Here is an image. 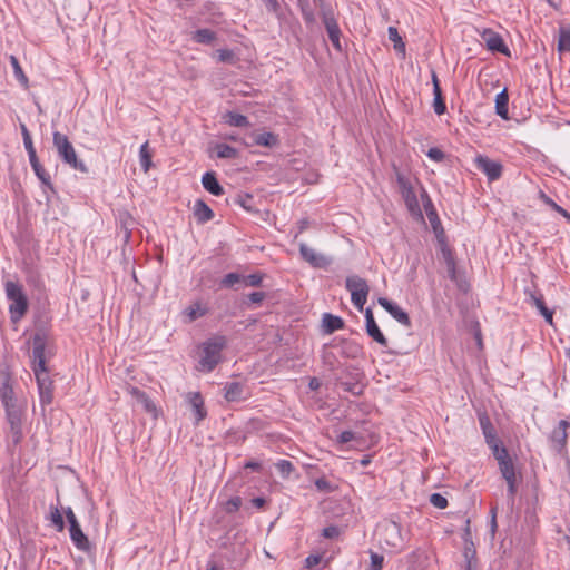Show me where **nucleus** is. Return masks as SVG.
Instances as JSON below:
<instances>
[{
	"label": "nucleus",
	"instance_id": "3",
	"mask_svg": "<svg viewBox=\"0 0 570 570\" xmlns=\"http://www.w3.org/2000/svg\"><path fill=\"white\" fill-rule=\"evenodd\" d=\"M226 346L225 336H215L203 344L199 370L212 372L222 361V351Z\"/></svg>",
	"mask_w": 570,
	"mask_h": 570
},
{
	"label": "nucleus",
	"instance_id": "52",
	"mask_svg": "<svg viewBox=\"0 0 570 570\" xmlns=\"http://www.w3.org/2000/svg\"><path fill=\"white\" fill-rule=\"evenodd\" d=\"M490 449L492 450L493 456L498 462L509 456L508 450L502 445V443Z\"/></svg>",
	"mask_w": 570,
	"mask_h": 570
},
{
	"label": "nucleus",
	"instance_id": "51",
	"mask_svg": "<svg viewBox=\"0 0 570 570\" xmlns=\"http://www.w3.org/2000/svg\"><path fill=\"white\" fill-rule=\"evenodd\" d=\"M383 561V556L371 552V570H382Z\"/></svg>",
	"mask_w": 570,
	"mask_h": 570
},
{
	"label": "nucleus",
	"instance_id": "56",
	"mask_svg": "<svg viewBox=\"0 0 570 570\" xmlns=\"http://www.w3.org/2000/svg\"><path fill=\"white\" fill-rule=\"evenodd\" d=\"M453 282L456 284L458 288L463 293H466L470 288V285L463 273L460 274Z\"/></svg>",
	"mask_w": 570,
	"mask_h": 570
},
{
	"label": "nucleus",
	"instance_id": "22",
	"mask_svg": "<svg viewBox=\"0 0 570 570\" xmlns=\"http://www.w3.org/2000/svg\"><path fill=\"white\" fill-rule=\"evenodd\" d=\"M322 327L325 334H332L344 327V321L340 316L325 313L322 318Z\"/></svg>",
	"mask_w": 570,
	"mask_h": 570
},
{
	"label": "nucleus",
	"instance_id": "10",
	"mask_svg": "<svg viewBox=\"0 0 570 570\" xmlns=\"http://www.w3.org/2000/svg\"><path fill=\"white\" fill-rule=\"evenodd\" d=\"M322 21L325 26L327 36H328L332 45L334 46V48L336 50L341 51L342 50L341 41H340L341 30H340V27L337 24L335 17H334V13L332 12L331 9L322 10Z\"/></svg>",
	"mask_w": 570,
	"mask_h": 570
},
{
	"label": "nucleus",
	"instance_id": "53",
	"mask_svg": "<svg viewBox=\"0 0 570 570\" xmlns=\"http://www.w3.org/2000/svg\"><path fill=\"white\" fill-rule=\"evenodd\" d=\"M433 108H434V112L439 116H441L445 112L446 106H445V102H444L442 96L434 97Z\"/></svg>",
	"mask_w": 570,
	"mask_h": 570
},
{
	"label": "nucleus",
	"instance_id": "42",
	"mask_svg": "<svg viewBox=\"0 0 570 570\" xmlns=\"http://www.w3.org/2000/svg\"><path fill=\"white\" fill-rule=\"evenodd\" d=\"M315 487L318 491L331 493L333 492L336 487L333 485L330 481H327L325 478H318L315 480Z\"/></svg>",
	"mask_w": 570,
	"mask_h": 570
},
{
	"label": "nucleus",
	"instance_id": "30",
	"mask_svg": "<svg viewBox=\"0 0 570 570\" xmlns=\"http://www.w3.org/2000/svg\"><path fill=\"white\" fill-rule=\"evenodd\" d=\"M226 122L234 127H247L249 126L248 118L242 114L228 111L224 116Z\"/></svg>",
	"mask_w": 570,
	"mask_h": 570
},
{
	"label": "nucleus",
	"instance_id": "11",
	"mask_svg": "<svg viewBox=\"0 0 570 570\" xmlns=\"http://www.w3.org/2000/svg\"><path fill=\"white\" fill-rule=\"evenodd\" d=\"M8 423L10 424V434L12 442L18 444L22 439L21 410L17 405L6 407Z\"/></svg>",
	"mask_w": 570,
	"mask_h": 570
},
{
	"label": "nucleus",
	"instance_id": "27",
	"mask_svg": "<svg viewBox=\"0 0 570 570\" xmlns=\"http://www.w3.org/2000/svg\"><path fill=\"white\" fill-rule=\"evenodd\" d=\"M508 104H509V96H508L507 89H503L495 97V111L503 119H509Z\"/></svg>",
	"mask_w": 570,
	"mask_h": 570
},
{
	"label": "nucleus",
	"instance_id": "38",
	"mask_svg": "<svg viewBox=\"0 0 570 570\" xmlns=\"http://www.w3.org/2000/svg\"><path fill=\"white\" fill-rule=\"evenodd\" d=\"M36 176L38 177V179L48 188H50L51 190H53V186H52V183H51V177L50 175L47 173V170L43 168L42 165H39V167H33L32 168Z\"/></svg>",
	"mask_w": 570,
	"mask_h": 570
},
{
	"label": "nucleus",
	"instance_id": "28",
	"mask_svg": "<svg viewBox=\"0 0 570 570\" xmlns=\"http://www.w3.org/2000/svg\"><path fill=\"white\" fill-rule=\"evenodd\" d=\"M140 166L144 173H148L153 166V153L149 150V142L146 141L140 146L139 150Z\"/></svg>",
	"mask_w": 570,
	"mask_h": 570
},
{
	"label": "nucleus",
	"instance_id": "33",
	"mask_svg": "<svg viewBox=\"0 0 570 570\" xmlns=\"http://www.w3.org/2000/svg\"><path fill=\"white\" fill-rule=\"evenodd\" d=\"M193 39L198 43L210 45L216 39V35L210 29H198Z\"/></svg>",
	"mask_w": 570,
	"mask_h": 570
},
{
	"label": "nucleus",
	"instance_id": "16",
	"mask_svg": "<svg viewBox=\"0 0 570 570\" xmlns=\"http://www.w3.org/2000/svg\"><path fill=\"white\" fill-rule=\"evenodd\" d=\"M482 38L484 39L489 50L510 56V50L499 33L492 30H485Z\"/></svg>",
	"mask_w": 570,
	"mask_h": 570
},
{
	"label": "nucleus",
	"instance_id": "17",
	"mask_svg": "<svg viewBox=\"0 0 570 570\" xmlns=\"http://www.w3.org/2000/svg\"><path fill=\"white\" fill-rule=\"evenodd\" d=\"M1 377V386H0V399L2 404L6 407L16 405L14 403V393L11 385V376L8 372H0Z\"/></svg>",
	"mask_w": 570,
	"mask_h": 570
},
{
	"label": "nucleus",
	"instance_id": "54",
	"mask_svg": "<svg viewBox=\"0 0 570 570\" xmlns=\"http://www.w3.org/2000/svg\"><path fill=\"white\" fill-rule=\"evenodd\" d=\"M341 531L336 525H328L323 529V537L326 539H335L340 535Z\"/></svg>",
	"mask_w": 570,
	"mask_h": 570
},
{
	"label": "nucleus",
	"instance_id": "50",
	"mask_svg": "<svg viewBox=\"0 0 570 570\" xmlns=\"http://www.w3.org/2000/svg\"><path fill=\"white\" fill-rule=\"evenodd\" d=\"M463 554H464L465 560L476 558V550L474 548V543L472 542V540H468V538H465V547H464Z\"/></svg>",
	"mask_w": 570,
	"mask_h": 570
},
{
	"label": "nucleus",
	"instance_id": "12",
	"mask_svg": "<svg viewBox=\"0 0 570 570\" xmlns=\"http://www.w3.org/2000/svg\"><path fill=\"white\" fill-rule=\"evenodd\" d=\"M474 161L476 168L484 173L490 181L498 180L501 177L502 165L499 161H494L483 155H478Z\"/></svg>",
	"mask_w": 570,
	"mask_h": 570
},
{
	"label": "nucleus",
	"instance_id": "1",
	"mask_svg": "<svg viewBox=\"0 0 570 570\" xmlns=\"http://www.w3.org/2000/svg\"><path fill=\"white\" fill-rule=\"evenodd\" d=\"M381 547L390 552H401L406 547V537L402 533L400 523L394 520H384L379 532Z\"/></svg>",
	"mask_w": 570,
	"mask_h": 570
},
{
	"label": "nucleus",
	"instance_id": "57",
	"mask_svg": "<svg viewBox=\"0 0 570 570\" xmlns=\"http://www.w3.org/2000/svg\"><path fill=\"white\" fill-rule=\"evenodd\" d=\"M428 157L434 161H442L444 159V153L439 148H430Z\"/></svg>",
	"mask_w": 570,
	"mask_h": 570
},
{
	"label": "nucleus",
	"instance_id": "29",
	"mask_svg": "<svg viewBox=\"0 0 570 570\" xmlns=\"http://www.w3.org/2000/svg\"><path fill=\"white\" fill-rule=\"evenodd\" d=\"M558 50L560 52L570 51V26L559 28Z\"/></svg>",
	"mask_w": 570,
	"mask_h": 570
},
{
	"label": "nucleus",
	"instance_id": "20",
	"mask_svg": "<svg viewBox=\"0 0 570 570\" xmlns=\"http://www.w3.org/2000/svg\"><path fill=\"white\" fill-rule=\"evenodd\" d=\"M253 144L267 148H274L279 145V138L274 132H254L252 135Z\"/></svg>",
	"mask_w": 570,
	"mask_h": 570
},
{
	"label": "nucleus",
	"instance_id": "32",
	"mask_svg": "<svg viewBox=\"0 0 570 570\" xmlns=\"http://www.w3.org/2000/svg\"><path fill=\"white\" fill-rule=\"evenodd\" d=\"M9 59H10V63L13 68L16 78L27 89L29 87V80H28V77L24 75L17 57L11 55Z\"/></svg>",
	"mask_w": 570,
	"mask_h": 570
},
{
	"label": "nucleus",
	"instance_id": "25",
	"mask_svg": "<svg viewBox=\"0 0 570 570\" xmlns=\"http://www.w3.org/2000/svg\"><path fill=\"white\" fill-rule=\"evenodd\" d=\"M224 397L227 402H237L243 397L244 386L239 382L227 383L224 387Z\"/></svg>",
	"mask_w": 570,
	"mask_h": 570
},
{
	"label": "nucleus",
	"instance_id": "36",
	"mask_svg": "<svg viewBox=\"0 0 570 570\" xmlns=\"http://www.w3.org/2000/svg\"><path fill=\"white\" fill-rule=\"evenodd\" d=\"M535 306L538 307V309L540 311V313L542 314V316L546 318V321L549 323V324H552V320H553V313L552 311H550L546 304H544V301L542 298V296L540 297H537V296H531Z\"/></svg>",
	"mask_w": 570,
	"mask_h": 570
},
{
	"label": "nucleus",
	"instance_id": "64",
	"mask_svg": "<svg viewBox=\"0 0 570 570\" xmlns=\"http://www.w3.org/2000/svg\"><path fill=\"white\" fill-rule=\"evenodd\" d=\"M432 82H433V95H434V97L442 96V90H441V87H440V82H439L438 76H436V73L434 71H432Z\"/></svg>",
	"mask_w": 570,
	"mask_h": 570
},
{
	"label": "nucleus",
	"instance_id": "60",
	"mask_svg": "<svg viewBox=\"0 0 570 570\" xmlns=\"http://www.w3.org/2000/svg\"><path fill=\"white\" fill-rule=\"evenodd\" d=\"M322 560V556L320 554H312L308 556L305 560V566L307 569H313L315 566H317Z\"/></svg>",
	"mask_w": 570,
	"mask_h": 570
},
{
	"label": "nucleus",
	"instance_id": "63",
	"mask_svg": "<svg viewBox=\"0 0 570 570\" xmlns=\"http://www.w3.org/2000/svg\"><path fill=\"white\" fill-rule=\"evenodd\" d=\"M27 153H28V156H29V161H30L31 167L32 168L33 167H39V165H41V164H40L39 158L37 156L36 149L35 148L29 149V150H27Z\"/></svg>",
	"mask_w": 570,
	"mask_h": 570
},
{
	"label": "nucleus",
	"instance_id": "13",
	"mask_svg": "<svg viewBox=\"0 0 570 570\" xmlns=\"http://www.w3.org/2000/svg\"><path fill=\"white\" fill-rule=\"evenodd\" d=\"M299 254L302 258L315 268H325L331 264V259L326 256L316 253L313 248L308 247L305 243L299 244Z\"/></svg>",
	"mask_w": 570,
	"mask_h": 570
},
{
	"label": "nucleus",
	"instance_id": "26",
	"mask_svg": "<svg viewBox=\"0 0 570 570\" xmlns=\"http://www.w3.org/2000/svg\"><path fill=\"white\" fill-rule=\"evenodd\" d=\"M189 402L194 409L195 416H196V424H198L200 421H203L207 412L204 407V400L200 395V393H190L189 394Z\"/></svg>",
	"mask_w": 570,
	"mask_h": 570
},
{
	"label": "nucleus",
	"instance_id": "8",
	"mask_svg": "<svg viewBox=\"0 0 570 570\" xmlns=\"http://www.w3.org/2000/svg\"><path fill=\"white\" fill-rule=\"evenodd\" d=\"M47 344L46 333L37 332L32 337V370H48L46 366L45 350Z\"/></svg>",
	"mask_w": 570,
	"mask_h": 570
},
{
	"label": "nucleus",
	"instance_id": "49",
	"mask_svg": "<svg viewBox=\"0 0 570 570\" xmlns=\"http://www.w3.org/2000/svg\"><path fill=\"white\" fill-rule=\"evenodd\" d=\"M20 129H21V134H22V138H23V144H24L26 150L35 148L32 139H31V135H30L27 126L24 124H20Z\"/></svg>",
	"mask_w": 570,
	"mask_h": 570
},
{
	"label": "nucleus",
	"instance_id": "45",
	"mask_svg": "<svg viewBox=\"0 0 570 570\" xmlns=\"http://www.w3.org/2000/svg\"><path fill=\"white\" fill-rule=\"evenodd\" d=\"M253 200L254 197L249 194L239 195L237 198V203L246 210L252 212L253 210Z\"/></svg>",
	"mask_w": 570,
	"mask_h": 570
},
{
	"label": "nucleus",
	"instance_id": "43",
	"mask_svg": "<svg viewBox=\"0 0 570 570\" xmlns=\"http://www.w3.org/2000/svg\"><path fill=\"white\" fill-rule=\"evenodd\" d=\"M242 278H243V275H239L237 273H228L222 279V285L225 287H232L235 284L242 282Z\"/></svg>",
	"mask_w": 570,
	"mask_h": 570
},
{
	"label": "nucleus",
	"instance_id": "5",
	"mask_svg": "<svg viewBox=\"0 0 570 570\" xmlns=\"http://www.w3.org/2000/svg\"><path fill=\"white\" fill-rule=\"evenodd\" d=\"M63 513L69 523L70 539L75 547L82 552H91L92 544L90 543L88 537L83 533L73 510L68 507L63 510Z\"/></svg>",
	"mask_w": 570,
	"mask_h": 570
},
{
	"label": "nucleus",
	"instance_id": "24",
	"mask_svg": "<svg viewBox=\"0 0 570 570\" xmlns=\"http://www.w3.org/2000/svg\"><path fill=\"white\" fill-rule=\"evenodd\" d=\"M570 423L566 420L559 422V426L553 430L551 440L558 446L559 451L562 450L567 443V429Z\"/></svg>",
	"mask_w": 570,
	"mask_h": 570
},
{
	"label": "nucleus",
	"instance_id": "23",
	"mask_svg": "<svg viewBox=\"0 0 570 570\" xmlns=\"http://www.w3.org/2000/svg\"><path fill=\"white\" fill-rule=\"evenodd\" d=\"M194 216L199 224H204L214 217V212L204 200L198 199L194 205Z\"/></svg>",
	"mask_w": 570,
	"mask_h": 570
},
{
	"label": "nucleus",
	"instance_id": "19",
	"mask_svg": "<svg viewBox=\"0 0 570 570\" xmlns=\"http://www.w3.org/2000/svg\"><path fill=\"white\" fill-rule=\"evenodd\" d=\"M129 394L135 397L142 406L144 410L151 414L155 419L157 417V407L154 402L149 399V396L138 387L131 386L129 387Z\"/></svg>",
	"mask_w": 570,
	"mask_h": 570
},
{
	"label": "nucleus",
	"instance_id": "34",
	"mask_svg": "<svg viewBox=\"0 0 570 570\" xmlns=\"http://www.w3.org/2000/svg\"><path fill=\"white\" fill-rule=\"evenodd\" d=\"M217 157L222 159H233L237 157V150L227 145V144H218L216 146Z\"/></svg>",
	"mask_w": 570,
	"mask_h": 570
},
{
	"label": "nucleus",
	"instance_id": "9",
	"mask_svg": "<svg viewBox=\"0 0 570 570\" xmlns=\"http://www.w3.org/2000/svg\"><path fill=\"white\" fill-rule=\"evenodd\" d=\"M498 464L500 472L508 484V495L513 501L518 489L514 464L510 455L499 461Z\"/></svg>",
	"mask_w": 570,
	"mask_h": 570
},
{
	"label": "nucleus",
	"instance_id": "14",
	"mask_svg": "<svg viewBox=\"0 0 570 570\" xmlns=\"http://www.w3.org/2000/svg\"><path fill=\"white\" fill-rule=\"evenodd\" d=\"M377 302L399 323L406 327L411 326V320L409 314L405 311H403L399 305H396L395 303L391 302L385 297H380Z\"/></svg>",
	"mask_w": 570,
	"mask_h": 570
},
{
	"label": "nucleus",
	"instance_id": "41",
	"mask_svg": "<svg viewBox=\"0 0 570 570\" xmlns=\"http://www.w3.org/2000/svg\"><path fill=\"white\" fill-rule=\"evenodd\" d=\"M263 281V274L262 273H254L247 276H243L242 282L245 286H259Z\"/></svg>",
	"mask_w": 570,
	"mask_h": 570
},
{
	"label": "nucleus",
	"instance_id": "21",
	"mask_svg": "<svg viewBox=\"0 0 570 570\" xmlns=\"http://www.w3.org/2000/svg\"><path fill=\"white\" fill-rule=\"evenodd\" d=\"M204 188L214 196H220L224 194V188L218 183L214 171H207L202 178Z\"/></svg>",
	"mask_w": 570,
	"mask_h": 570
},
{
	"label": "nucleus",
	"instance_id": "35",
	"mask_svg": "<svg viewBox=\"0 0 570 570\" xmlns=\"http://www.w3.org/2000/svg\"><path fill=\"white\" fill-rule=\"evenodd\" d=\"M49 519L58 532L63 531L65 521H63L62 514H61L60 510L58 509V507H50Z\"/></svg>",
	"mask_w": 570,
	"mask_h": 570
},
{
	"label": "nucleus",
	"instance_id": "4",
	"mask_svg": "<svg viewBox=\"0 0 570 570\" xmlns=\"http://www.w3.org/2000/svg\"><path fill=\"white\" fill-rule=\"evenodd\" d=\"M7 297L12 302L9 306L12 322H18L28 311V299L22 287L12 281L6 283Z\"/></svg>",
	"mask_w": 570,
	"mask_h": 570
},
{
	"label": "nucleus",
	"instance_id": "39",
	"mask_svg": "<svg viewBox=\"0 0 570 570\" xmlns=\"http://www.w3.org/2000/svg\"><path fill=\"white\" fill-rule=\"evenodd\" d=\"M540 198L549 205L552 209H554L557 213L561 214L563 217H566L570 222V214L563 209L561 206L556 204L549 196H547L544 193H540Z\"/></svg>",
	"mask_w": 570,
	"mask_h": 570
},
{
	"label": "nucleus",
	"instance_id": "18",
	"mask_svg": "<svg viewBox=\"0 0 570 570\" xmlns=\"http://www.w3.org/2000/svg\"><path fill=\"white\" fill-rule=\"evenodd\" d=\"M396 181L400 187L401 194L405 200V203L411 207L412 205H416V195L415 191L409 181L401 173H396Z\"/></svg>",
	"mask_w": 570,
	"mask_h": 570
},
{
	"label": "nucleus",
	"instance_id": "15",
	"mask_svg": "<svg viewBox=\"0 0 570 570\" xmlns=\"http://www.w3.org/2000/svg\"><path fill=\"white\" fill-rule=\"evenodd\" d=\"M365 327L367 335L373 341H375L382 346H387V340L381 332L379 325L376 324L371 308H366L365 311Z\"/></svg>",
	"mask_w": 570,
	"mask_h": 570
},
{
	"label": "nucleus",
	"instance_id": "59",
	"mask_svg": "<svg viewBox=\"0 0 570 570\" xmlns=\"http://www.w3.org/2000/svg\"><path fill=\"white\" fill-rule=\"evenodd\" d=\"M442 255H443L446 267L456 265L454 255L452 254V252L449 248H443Z\"/></svg>",
	"mask_w": 570,
	"mask_h": 570
},
{
	"label": "nucleus",
	"instance_id": "61",
	"mask_svg": "<svg viewBox=\"0 0 570 570\" xmlns=\"http://www.w3.org/2000/svg\"><path fill=\"white\" fill-rule=\"evenodd\" d=\"M361 352L360 345L355 343H347L346 344V355L350 357H356L358 353Z\"/></svg>",
	"mask_w": 570,
	"mask_h": 570
},
{
	"label": "nucleus",
	"instance_id": "47",
	"mask_svg": "<svg viewBox=\"0 0 570 570\" xmlns=\"http://www.w3.org/2000/svg\"><path fill=\"white\" fill-rule=\"evenodd\" d=\"M218 61L220 62H234L235 55L229 49H219L216 51Z\"/></svg>",
	"mask_w": 570,
	"mask_h": 570
},
{
	"label": "nucleus",
	"instance_id": "48",
	"mask_svg": "<svg viewBox=\"0 0 570 570\" xmlns=\"http://www.w3.org/2000/svg\"><path fill=\"white\" fill-rule=\"evenodd\" d=\"M242 505V499L239 497H234L226 502L225 510L227 513L236 512Z\"/></svg>",
	"mask_w": 570,
	"mask_h": 570
},
{
	"label": "nucleus",
	"instance_id": "6",
	"mask_svg": "<svg viewBox=\"0 0 570 570\" xmlns=\"http://www.w3.org/2000/svg\"><path fill=\"white\" fill-rule=\"evenodd\" d=\"M345 287L351 293V299L354 306L362 312L370 293L367 282L357 275H352L346 277Z\"/></svg>",
	"mask_w": 570,
	"mask_h": 570
},
{
	"label": "nucleus",
	"instance_id": "44",
	"mask_svg": "<svg viewBox=\"0 0 570 570\" xmlns=\"http://www.w3.org/2000/svg\"><path fill=\"white\" fill-rule=\"evenodd\" d=\"M430 502L438 509H445L449 504L448 499L440 493L431 494Z\"/></svg>",
	"mask_w": 570,
	"mask_h": 570
},
{
	"label": "nucleus",
	"instance_id": "31",
	"mask_svg": "<svg viewBox=\"0 0 570 570\" xmlns=\"http://www.w3.org/2000/svg\"><path fill=\"white\" fill-rule=\"evenodd\" d=\"M387 32H389V39L393 42L394 49L404 56L405 55V43L403 42L402 37L400 36L397 29L395 27H389Z\"/></svg>",
	"mask_w": 570,
	"mask_h": 570
},
{
	"label": "nucleus",
	"instance_id": "7",
	"mask_svg": "<svg viewBox=\"0 0 570 570\" xmlns=\"http://www.w3.org/2000/svg\"><path fill=\"white\" fill-rule=\"evenodd\" d=\"M35 376L41 405L46 406L51 404L53 401V382L49 376L48 370L35 371Z\"/></svg>",
	"mask_w": 570,
	"mask_h": 570
},
{
	"label": "nucleus",
	"instance_id": "40",
	"mask_svg": "<svg viewBox=\"0 0 570 570\" xmlns=\"http://www.w3.org/2000/svg\"><path fill=\"white\" fill-rule=\"evenodd\" d=\"M275 465L283 478H287L294 471V465L288 460H279Z\"/></svg>",
	"mask_w": 570,
	"mask_h": 570
},
{
	"label": "nucleus",
	"instance_id": "58",
	"mask_svg": "<svg viewBox=\"0 0 570 570\" xmlns=\"http://www.w3.org/2000/svg\"><path fill=\"white\" fill-rule=\"evenodd\" d=\"M442 255H443L446 267L456 265L454 255L452 254V252L449 248H443Z\"/></svg>",
	"mask_w": 570,
	"mask_h": 570
},
{
	"label": "nucleus",
	"instance_id": "55",
	"mask_svg": "<svg viewBox=\"0 0 570 570\" xmlns=\"http://www.w3.org/2000/svg\"><path fill=\"white\" fill-rule=\"evenodd\" d=\"M453 282L456 284L458 288L463 293H466L470 288V285L463 273L460 274Z\"/></svg>",
	"mask_w": 570,
	"mask_h": 570
},
{
	"label": "nucleus",
	"instance_id": "2",
	"mask_svg": "<svg viewBox=\"0 0 570 570\" xmlns=\"http://www.w3.org/2000/svg\"><path fill=\"white\" fill-rule=\"evenodd\" d=\"M52 144L57 150L58 156L65 164H67L75 170L88 173V167L82 160L78 159L77 153L72 144L65 134L55 131L52 137Z\"/></svg>",
	"mask_w": 570,
	"mask_h": 570
},
{
	"label": "nucleus",
	"instance_id": "37",
	"mask_svg": "<svg viewBox=\"0 0 570 570\" xmlns=\"http://www.w3.org/2000/svg\"><path fill=\"white\" fill-rule=\"evenodd\" d=\"M479 422L484 438L497 434L494 426L492 425L489 416L485 413L479 415Z\"/></svg>",
	"mask_w": 570,
	"mask_h": 570
},
{
	"label": "nucleus",
	"instance_id": "62",
	"mask_svg": "<svg viewBox=\"0 0 570 570\" xmlns=\"http://www.w3.org/2000/svg\"><path fill=\"white\" fill-rule=\"evenodd\" d=\"M266 297V294L264 292H253L248 295V299L253 303V304H259L264 301V298Z\"/></svg>",
	"mask_w": 570,
	"mask_h": 570
},
{
	"label": "nucleus",
	"instance_id": "46",
	"mask_svg": "<svg viewBox=\"0 0 570 570\" xmlns=\"http://www.w3.org/2000/svg\"><path fill=\"white\" fill-rule=\"evenodd\" d=\"M358 439H361V436H358L357 433H355L353 431H343L338 435L337 442L341 443V444H345V443L351 442V441H357Z\"/></svg>",
	"mask_w": 570,
	"mask_h": 570
}]
</instances>
